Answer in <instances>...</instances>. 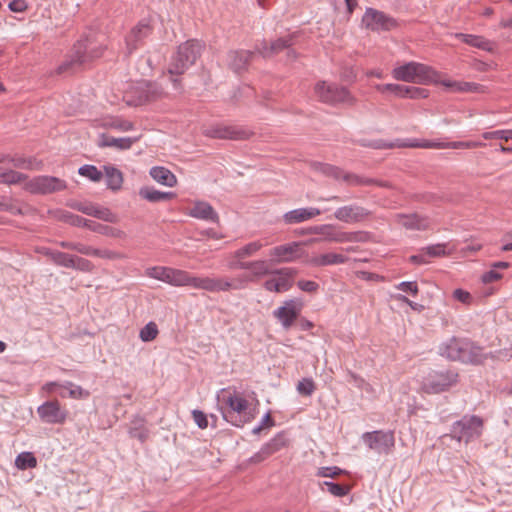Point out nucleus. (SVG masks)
Returning <instances> with one entry per match:
<instances>
[{"label":"nucleus","mask_w":512,"mask_h":512,"mask_svg":"<svg viewBox=\"0 0 512 512\" xmlns=\"http://www.w3.org/2000/svg\"><path fill=\"white\" fill-rule=\"evenodd\" d=\"M135 141L136 139L130 137L115 138L106 134H102L100 137L99 146L126 150L129 149Z\"/></svg>","instance_id":"nucleus-28"},{"label":"nucleus","mask_w":512,"mask_h":512,"mask_svg":"<svg viewBox=\"0 0 512 512\" xmlns=\"http://www.w3.org/2000/svg\"><path fill=\"white\" fill-rule=\"evenodd\" d=\"M204 44L201 41L192 39L180 44L176 52L171 56L168 73L173 76L184 74L197 59L201 56Z\"/></svg>","instance_id":"nucleus-4"},{"label":"nucleus","mask_w":512,"mask_h":512,"mask_svg":"<svg viewBox=\"0 0 512 512\" xmlns=\"http://www.w3.org/2000/svg\"><path fill=\"white\" fill-rule=\"evenodd\" d=\"M225 403L228 408L222 410V416L225 421L235 427H242L256 417V410L249 408L248 401L237 394H230Z\"/></svg>","instance_id":"nucleus-7"},{"label":"nucleus","mask_w":512,"mask_h":512,"mask_svg":"<svg viewBox=\"0 0 512 512\" xmlns=\"http://www.w3.org/2000/svg\"><path fill=\"white\" fill-rule=\"evenodd\" d=\"M483 419L477 415H464L461 419L455 421L451 426V436L458 442L470 441L481 436L483 431Z\"/></svg>","instance_id":"nucleus-9"},{"label":"nucleus","mask_w":512,"mask_h":512,"mask_svg":"<svg viewBox=\"0 0 512 512\" xmlns=\"http://www.w3.org/2000/svg\"><path fill=\"white\" fill-rule=\"evenodd\" d=\"M8 8L9 10H11L12 12H17V13H20V12H24L27 10L28 8V5L26 3L25 0H12L9 4H8Z\"/></svg>","instance_id":"nucleus-62"},{"label":"nucleus","mask_w":512,"mask_h":512,"mask_svg":"<svg viewBox=\"0 0 512 512\" xmlns=\"http://www.w3.org/2000/svg\"><path fill=\"white\" fill-rule=\"evenodd\" d=\"M345 471L337 466L320 467L317 471V476L324 478H335Z\"/></svg>","instance_id":"nucleus-55"},{"label":"nucleus","mask_w":512,"mask_h":512,"mask_svg":"<svg viewBox=\"0 0 512 512\" xmlns=\"http://www.w3.org/2000/svg\"><path fill=\"white\" fill-rule=\"evenodd\" d=\"M270 455L266 450H264V447L262 446L258 452H256L254 455H252L249 458V463L251 464H258L267 459Z\"/></svg>","instance_id":"nucleus-63"},{"label":"nucleus","mask_w":512,"mask_h":512,"mask_svg":"<svg viewBox=\"0 0 512 512\" xmlns=\"http://www.w3.org/2000/svg\"><path fill=\"white\" fill-rule=\"evenodd\" d=\"M145 90H144V96L141 97V101H153L155 99H157L158 97L161 96L162 94V89L160 87H158L156 84H146L145 86Z\"/></svg>","instance_id":"nucleus-53"},{"label":"nucleus","mask_w":512,"mask_h":512,"mask_svg":"<svg viewBox=\"0 0 512 512\" xmlns=\"http://www.w3.org/2000/svg\"><path fill=\"white\" fill-rule=\"evenodd\" d=\"M64 388L68 390L70 397L82 399L89 395V392L84 390L81 386L72 382H66Z\"/></svg>","instance_id":"nucleus-54"},{"label":"nucleus","mask_w":512,"mask_h":512,"mask_svg":"<svg viewBox=\"0 0 512 512\" xmlns=\"http://www.w3.org/2000/svg\"><path fill=\"white\" fill-rule=\"evenodd\" d=\"M43 253L48 256L51 261L61 267L71 269L73 264V254L52 250L49 248H44Z\"/></svg>","instance_id":"nucleus-30"},{"label":"nucleus","mask_w":512,"mask_h":512,"mask_svg":"<svg viewBox=\"0 0 512 512\" xmlns=\"http://www.w3.org/2000/svg\"><path fill=\"white\" fill-rule=\"evenodd\" d=\"M292 40H293L292 36L279 38L270 44V51H272V54L275 55L284 49H288V53H287L288 57H291L294 59V58H296V53L294 50L290 49V47L293 44Z\"/></svg>","instance_id":"nucleus-34"},{"label":"nucleus","mask_w":512,"mask_h":512,"mask_svg":"<svg viewBox=\"0 0 512 512\" xmlns=\"http://www.w3.org/2000/svg\"><path fill=\"white\" fill-rule=\"evenodd\" d=\"M340 180H343L347 185L350 186H369L373 184H377L379 186H386L385 183L378 182L377 180L371 178H364L357 174L345 172L344 170H342V176Z\"/></svg>","instance_id":"nucleus-31"},{"label":"nucleus","mask_w":512,"mask_h":512,"mask_svg":"<svg viewBox=\"0 0 512 512\" xmlns=\"http://www.w3.org/2000/svg\"><path fill=\"white\" fill-rule=\"evenodd\" d=\"M253 55L254 52L249 50H231L227 53L226 64L233 72L240 74L248 69Z\"/></svg>","instance_id":"nucleus-22"},{"label":"nucleus","mask_w":512,"mask_h":512,"mask_svg":"<svg viewBox=\"0 0 512 512\" xmlns=\"http://www.w3.org/2000/svg\"><path fill=\"white\" fill-rule=\"evenodd\" d=\"M502 278V274L491 268L481 276V281L484 284H489Z\"/></svg>","instance_id":"nucleus-61"},{"label":"nucleus","mask_w":512,"mask_h":512,"mask_svg":"<svg viewBox=\"0 0 512 512\" xmlns=\"http://www.w3.org/2000/svg\"><path fill=\"white\" fill-rule=\"evenodd\" d=\"M404 98L409 99H422L428 97V91L424 88L415 87V86H406V91Z\"/></svg>","instance_id":"nucleus-56"},{"label":"nucleus","mask_w":512,"mask_h":512,"mask_svg":"<svg viewBox=\"0 0 512 512\" xmlns=\"http://www.w3.org/2000/svg\"><path fill=\"white\" fill-rule=\"evenodd\" d=\"M148 277L175 287H192L193 274L176 268L155 266L146 271Z\"/></svg>","instance_id":"nucleus-10"},{"label":"nucleus","mask_w":512,"mask_h":512,"mask_svg":"<svg viewBox=\"0 0 512 512\" xmlns=\"http://www.w3.org/2000/svg\"><path fill=\"white\" fill-rule=\"evenodd\" d=\"M314 91L319 101L325 104L353 106L356 103V98L350 91L346 87L337 84H328L325 81H320L315 85Z\"/></svg>","instance_id":"nucleus-8"},{"label":"nucleus","mask_w":512,"mask_h":512,"mask_svg":"<svg viewBox=\"0 0 512 512\" xmlns=\"http://www.w3.org/2000/svg\"><path fill=\"white\" fill-rule=\"evenodd\" d=\"M362 146L372 147L374 149H392L398 148H426V149H471L469 141H452L439 142L419 139L396 140L395 142H385L384 140H376L370 143L362 141Z\"/></svg>","instance_id":"nucleus-5"},{"label":"nucleus","mask_w":512,"mask_h":512,"mask_svg":"<svg viewBox=\"0 0 512 512\" xmlns=\"http://www.w3.org/2000/svg\"><path fill=\"white\" fill-rule=\"evenodd\" d=\"M320 214V210L314 207L299 208L284 214V220L287 223H299L313 219Z\"/></svg>","instance_id":"nucleus-25"},{"label":"nucleus","mask_w":512,"mask_h":512,"mask_svg":"<svg viewBox=\"0 0 512 512\" xmlns=\"http://www.w3.org/2000/svg\"><path fill=\"white\" fill-rule=\"evenodd\" d=\"M392 77L397 81L415 84H427L435 80L436 71L428 65L419 62H407L393 68Z\"/></svg>","instance_id":"nucleus-6"},{"label":"nucleus","mask_w":512,"mask_h":512,"mask_svg":"<svg viewBox=\"0 0 512 512\" xmlns=\"http://www.w3.org/2000/svg\"><path fill=\"white\" fill-rule=\"evenodd\" d=\"M152 33V27L147 20H141L126 36L127 54H132L144 43V40Z\"/></svg>","instance_id":"nucleus-20"},{"label":"nucleus","mask_w":512,"mask_h":512,"mask_svg":"<svg viewBox=\"0 0 512 512\" xmlns=\"http://www.w3.org/2000/svg\"><path fill=\"white\" fill-rule=\"evenodd\" d=\"M77 209L83 214L95 217L105 222H117L116 215L112 213L108 208L102 207L94 203H80L77 205Z\"/></svg>","instance_id":"nucleus-23"},{"label":"nucleus","mask_w":512,"mask_h":512,"mask_svg":"<svg viewBox=\"0 0 512 512\" xmlns=\"http://www.w3.org/2000/svg\"><path fill=\"white\" fill-rule=\"evenodd\" d=\"M67 183L65 180L54 176H37L28 183V188L32 193L50 194L65 190Z\"/></svg>","instance_id":"nucleus-16"},{"label":"nucleus","mask_w":512,"mask_h":512,"mask_svg":"<svg viewBox=\"0 0 512 512\" xmlns=\"http://www.w3.org/2000/svg\"><path fill=\"white\" fill-rule=\"evenodd\" d=\"M362 23L367 29L372 31L390 30L396 26L394 18L373 8L366 9L362 17Z\"/></svg>","instance_id":"nucleus-17"},{"label":"nucleus","mask_w":512,"mask_h":512,"mask_svg":"<svg viewBox=\"0 0 512 512\" xmlns=\"http://www.w3.org/2000/svg\"><path fill=\"white\" fill-rule=\"evenodd\" d=\"M248 270L257 277L271 274L272 272L270 271L269 265L265 260L249 261Z\"/></svg>","instance_id":"nucleus-44"},{"label":"nucleus","mask_w":512,"mask_h":512,"mask_svg":"<svg viewBox=\"0 0 512 512\" xmlns=\"http://www.w3.org/2000/svg\"><path fill=\"white\" fill-rule=\"evenodd\" d=\"M93 232L100 233L110 237L121 238L124 236V232L121 231L117 226H90Z\"/></svg>","instance_id":"nucleus-52"},{"label":"nucleus","mask_w":512,"mask_h":512,"mask_svg":"<svg viewBox=\"0 0 512 512\" xmlns=\"http://www.w3.org/2000/svg\"><path fill=\"white\" fill-rule=\"evenodd\" d=\"M192 288L210 293L228 292L241 288L239 282L228 277L193 276Z\"/></svg>","instance_id":"nucleus-12"},{"label":"nucleus","mask_w":512,"mask_h":512,"mask_svg":"<svg viewBox=\"0 0 512 512\" xmlns=\"http://www.w3.org/2000/svg\"><path fill=\"white\" fill-rule=\"evenodd\" d=\"M347 261L346 256L337 253H325L313 259V263L317 266L344 264Z\"/></svg>","instance_id":"nucleus-33"},{"label":"nucleus","mask_w":512,"mask_h":512,"mask_svg":"<svg viewBox=\"0 0 512 512\" xmlns=\"http://www.w3.org/2000/svg\"><path fill=\"white\" fill-rule=\"evenodd\" d=\"M427 257H441L448 254L446 243H437L423 248Z\"/></svg>","instance_id":"nucleus-48"},{"label":"nucleus","mask_w":512,"mask_h":512,"mask_svg":"<svg viewBox=\"0 0 512 512\" xmlns=\"http://www.w3.org/2000/svg\"><path fill=\"white\" fill-rule=\"evenodd\" d=\"M322 485L326 486L328 492L335 497H344L350 492L349 486L338 484L333 481H324Z\"/></svg>","instance_id":"nucleus-46"},{"label":"nucleus","mask_w":512,"mask_h":512,"mask_svg":"<svg viewBox=\"0 0 512 512\" xmlns=\"http://www.w3.org/2000/svg\"><path fill=\"white\" fill-rule=\"evenodd\" d=\"M99 37L102 35L94 30H89L88 33L82 35L74 44L67 59L57 68V73L73 71L87 62L99 58L105 48Z\"/></svg>","instance_id":"nucleus-2"},{"label":"nucleus","mask_w":512,"mask_h":512,"mask_svg":"<svg viewBox=\"0 0 512 512\" xmlns=\"http://www.w3.org/2000/svg\"><path fill=\"white\" fill-rule=\"evenodd\" d=\"M297 271L294 268H280L271 272L274 277L267 279L264 282V288L269 292H286L291 289L293 284V277Z\"/></svg>","instance_id":"nucleus-15"},{"label":"nucleus","mask_w":512,"mask_h":512,"mask_svg":"<svg viewBox=\"0 0 512 512\" xmlns=\"http://www.w3.org/2000/svg\"><path fill=\"white\" fill-rule=\"evenodd\" d=\"M132 424L133 426L128 431L130 437L139 440L141 443L145 442L149 436V430L144 426V420L138 418Z\"/></svg>","instance_id":"nucleus-35"},{"label":"nucleus","mask_w":512,"mask_h":512,"mask_svg":"<svg viewBox=\"0 0 512 512\" xmlns=\"http://www.w3.org/2000/svg\"><path fill=\"white\" fill-rule=\"evenodd\" d=\"M10 162L14 167L21 169H38L40 166L35 158L10 157Z\"/></svg>","instance_id":"nucleus-45"},{"label":"nucleus","mask_w":512,"mask_h":512,"mask_svg":"<svg viewBox=\"0 0 512 512\" xmlns=\"http://www.w3.org/2000/svg\"><path fill=\"white\" fill-rule=\"evenodd\" d=\"M15 466L19 470L35 468L37 466V459L32 452L24 451L16 456Z\"/></svg>","instance_id":"nucleus-37"},{"label":"nucleus","mask_w":512,"mask_h":512,"mask_svg":"<svg viewBox=\"0 0 512 512\" xmlns=\"http://www.w3.org/2000/svg\"><path fill=\"white\" fill-rule=\"evenodd\" d=\"M261 247H262V243L259 241L250 242V243L246 244L245 246H243L242 248L236 250L233 253V258L244 259L246 257L252 256Z\"/></svg>","instance_id":"nucleus-42"},{"label":"nucleus","mask_w":512,"mask_h":512,"mask_svg":"<svg viewBox=\"0 0 512 512\" xmlns=\"http://www.w3.org/2000/svg\"><path fill=\"white\" fill-rule=\"evenodd\" d=\"M73 264L74 265L72 266L71 269L85 273H90L95 268L94 264L91 261L77 255H74L73 257Z\"/></svg>","instance_id":"nucleus-50"},{"label":"nucleus","mask_w":512,"mask_h":512,"mask_svg":"<svg viewBox=\"0 0 512 512\" xmlns=\"http://www.w3.org/2000/svg\"><path fill=\"white\" fill-rule=\"evenodd\" d=\"M103 127L115 129L119 131H130L133 129V124L130 121L124 120L120 117H109L103 120Z\"/></svg>","instance_id":"nucleus-38"},{"label":"nucleus","mask_w":512,"mask_h":512,"mask_svg":"<svg viewBox=\"0 0 512 512\" xmlns=\"http://www.w3.org/2000/svg\"><path fill=\"white\" fill-rule=\"evenodd\" d=\"M204 135L215 139L244 140L249 137V132L237 126L214 125L203 131Z\"/></svg>","instance_id":"nucleus-19"},{"label":"nucleus","mask_w":512,"mask_h":512,"mask_svg":"<svg viewBox=\"0 0 512 512\" xmlns=\"http://www.w3.org/2000/svg\"><path fill=\"white\" fill-rule=\"evenodd\" d=\"M455 37L462 41L463 43L481 49L483 51L491 52L494 48V44L485 39L483 36L465 34V33H456Z\"/></svg>","instance_id":"nucleus-26"},{"label":"nucleus","mask_w":512,"mask_h":512,"mask_svg":"<svg viewBox=\"0 0 512 512\" xmlns=\"http://www.w3.org/2000/svg\"><path fill=\"white\" fill-rule=\"evenodd\" d=\"M139 195L149 202H163L168 201L175 197L173 192H162L153 187H142L139 190Z\"/></svg>","instance_id":"nucleus-29"},{"label":"nucleus","mask_w":512,"mask_h":512,"mask_svg":"<svg viewBox=\"0 0 512 512\" xmlns=\"http://www.w3.org/2000/svg\"><path fill=\"white\" fill-rule=\"evenodd\" d=\"M37 414L40 420L47 424H63L67 418V411L57 400L45 401L37 408Z\"/></svg>","instance_id":"nucleus-18"},{"label":"nucleus","mask_w":512,"mask_h":512,"mask_svg":"<svg viewBox=\"0 0 512 512\" xmlns=\"http://www.w3.org/2000/svg\"><path fill=\"white\" fill-rule=\"evenodd\" d=\"M297 286L300 290L308 293L316 292L319 289V284L312 280H299Z\"/></svg>","instance_id":"nucleus-59"},{"label":"nucleus","mask_w":512,"mask_h":512,"mask_svg":"<svg viewBox=\"0 0 512 512\" xmlns=\"http://www.w3.org/2000/svg\"><path fill=\"white\" fill-rule=\"evenodd\" d=\"M192 416L194 422L200 429H205L208 427L207 415L203 411L195 409L192 411Z\"/></svg>","instance_id":"nucleus-58"},{"label":"nucleus","mask_w":512,"mask_h":512,"mask_svg":"<svg viewBox=\"0 0 512 512\" xmlns=\"http://www.w3.org/2000/svg\"><path fill=\"white\" fill-rule=\"evenodd\" d=\"M286 435L284 432L277 433L272 439H270L267 443L263 445L264 450L268 452V454L271 456L272 454L279 451L281 448H283L286 445Z\"/></svg>","instance_id":"nucleus-39"},{"label":"nucleus","mask_w":512,"mask_h":512,"mask_svg":"<svg viewBox=\"0 0 512 512\" xmlns=\"http://www.w3.org/2000/svg\"><path fill=\"white\" fill-rule=\"evenodd\" d=\"M485 140L499 139L504 141L512 140V129L495 130L482 133Z\"/></svg>","instance_id":"nucleus-49"},{"label":"nucleus","mask_w":512,"mask_h":512,"mask_svg":"<svg viewBox=\"0 0 512 512\" xmlns=\"http://www.w3.org/2000/svg\"><path fill=\"white\" fill-rule=\"evenodd\" d=\"M349 377H350L349 382L352 383L354 386H356L359 389H367V387L369 386V384L366 383V381L362 377H360L354 373H350Z\"/></svg>","instance_id":"nucleus-64"},{"label":"nucleus","mask_w":512,"mask_h":512,"mask_svg":"<svg viewBox=\"0 0 512 512\" xmlns=\"http://www.w3.org/2000/svg\"><path fill=\"white\" fill-rule=\"evenodd\" d=\"M439 355L451 361L479 364L483 360L482 348L467 338L451 337L439 345Z\"/></svg>","instance_id":"nucleus-3"},{"label":"nucleus","mask_w":512,"mask_h":512,"mask_svg":"<svg viewBox=\"0 0 512 512\" xmlns=\"http://www.w3.org/2000/svg\"><path fill=\"white\" fill-rule=\"evenodd\" d=\"M302 309V300L293 298L285 300L281 306L272 312V315L284 330H289L299 319Z\"/></svg>","instance_id":"nucleus-13"},{"label":"nucleus","mask_w":512,"mask_h":512,"mask_svg":"<svg viewBox=\"0 0 512 512\" xmlns=\"http://www.w3.org/2000/svg\"><path fill=\"white\" fill-rule=\"evenodd\" d=\"M315 383L312 378H303L297 384V392L303 396H311L315 391Z\"/></svg>","instance_id":"nucleus-51"},{"label":"nucleus","mask_w":512,"mask_h":512,"mask_svg":"<svg viewBox=\"0 0 512 512\" xmlns=\"http://www.w3.org/2000/svg\"><path fill=\"white\" fill-rule=\"evenodd\" d=\"M396 288L402 292L416 296L418 294V285L415 281H403L400 282Z\"/></svg>","instance_id":"nucleus-57"},{"label":"nucleus","mask_w":512,"mask_h":512,"mask_svg":"<svg viewBox=\"0 0 512 512\" xmlns=\"http://www.w3.org/2000/svg\"><path fill=\"white\" fill-rule=\"evenodd\" d=\"M26 175L16 172L14 170H3L0 168V183L4 184H16L24 181Z\"/></svg>","instance_id":"nucleus-41"},{"label":"nucleus","mask_w":512,"mask_h":512,"mask_svg":"<svg viewBox=\"0 0 512 512\" xmlns=\"http://www.w3.org/2000/svg\"><path fill=\"white\" fill-rule=\"evenodd\" d=\"M312 168L327 177L334 178L335 180H340L342 176V169L331 164L313 162Z\"/></svg>","instance_id":"nucleus-36"},{"label":"nucleus","mask_w":512,"mask_h":512,"mask_svg":"<svg viewBox=\"0 0 512 512\" xmlns=\"http://www.w3.org/2000/svg\"><path fill=\"white\" fill-rule=\"evenodd\" d=\"M458 381L455 369L433 370L424 378L423 388L428 393H440L454 386Z\"/></svg>","instance_id":"nucleus-11"},{"label":"nucleus","mask_w":512,"mask_h":512,"mask_svg":"<svg viewBox=\"0 0 512 512\" xmlns=\"http://www.w3.org/2000/svg\"><path fill=\"white\" fill-rule=\"evenodd\" d=\"M158 334L157 325L154 322H148L139 333V337L143 342H150L156 338Z\"/></svg>","instance_id":"nucleus-47"},{"label":"nucleus","mask_w":512,"mask_h":512,"mask_svg":"<svg viewBox=\"0 0 512 512\" xmlns=\"http://www.w3.org/2000/svg\"><path fill=\"white\" fill-rule=\"evenodd\" d=\"M375 89L382 94L389 92V93L394 94L396 97L404 98L405 97L404 91H406V85L394 84V83L376 84Z\"/></svg>","instance_id":"nucleus-40"},{"label":"nucleus","mask_w":512,"mask_h":512,"mask_svg":"<svg viewBox=\"0 0 512 512\" xmlns=\"http://www.w3.org/2000/svg\"><path fill=\"white\" fill-rule=\"evenodd\" d=\"M78 173L93 182H99L103 178V173L94 165H83L79 168Z\"/></svg>","instance_id":"nucleus-43"},{"label":"nucleus","mask_w":512,"mask_h":512,"mask_svg":"<svg viewBox=\"0 0 512 512\" xmlns=\"http://www.w3.org/2000/svg\"><path fill=\"white\" fill-rule=\"evenodd\" d=\"M335 218L341 222H363L372 221L370 213L356 205L343 206L338 208L335 213Z\"/></svg>","instance_id":"nucleus-21"},{"label":"nucleus","mask_w":512,"mask_h":512,"mask_svg":"<svg viewBox=\"0 0 512 512\" xmlns=\"http://www.w3.org/2000/svg\"><path fill=\"white\" fill-rule=\"evenodd\" d=\"M150 176L158 183L173 187L177 183L176 176L167 168L155 166L150 169Z\"/></svg>","instance_id":"nucleus-27"},{"label":"nucleus","mask_w":512,"mask_h":512,"mask_svg":"<svg viewBox=\"0 0 512 512\" xmlns=\"http://www.w3.org/2000/svg\"><path fill=\"white\" fill-rule=\"evenodd\" d=\"M299 235L312 236L308 241H294L284 245H279L271 249L270 255L277 262H291L298 256V250L302 245H308L313 242H365L368 238L367 233L363 231L345 232L338 230L336 226H308L295 231Z\"/></svg>","instance_id":"nucleus-1"},{"label":"nucleus","mask_w":512,"mask_h":512,"mask_svg":"<svg viewBox=\"0 0 512 512\" xmlns=\"http://www.w3.org/2000/svg\"><path fill=\"white\" fill-rule=\"evenodd\" d=\"M481 86L473 82H458L457 92H479Z\"/></svg>","instance_id":"nucleus-60"},{"label":"nucleus","mask_w":512,"mask_h":512,"mask_svg":"<svg viewBox=\"0 0 512 512\" xmlns=\"http://www.w3.org/2000/svg\"><path fill=\"white\" fill-rule=\"evenodd\" d=\"M188 214L198 220L206 222H219V217L214 208L205 201H197L189 208Z\"/></svg>","instance_id":"nucleus-24"},{"label":"nucleus","mask_w":512,"mask_h":512,"mask_svg":"<svg viewBox=\"0 0 512 512\" xmlns=\"http://www.w3.org/2000/svg\"><path fill=\"white\" fill-rule=\"evenodd\" d=\"M362 441L369 449L378 454H388L394 447V433L392 431L376 430L365 432Z\"/></svg>","instance_id":"nucleus-14"},{"label":"nucleus","mask_w":512,"mask_h":512,"mask_svg":"<svg viewBox=\"0 0 512 512\" xmlns=\"http://www.w3.org/2000/svg\"><path fill=\"white\" fill-rule=\"evenodd\" d=\"M106 185L111 190H119L123 183V176L120 170L112 166H105Z\"/></svg>","instance_id":"nucleus-32"}]
</instances>
